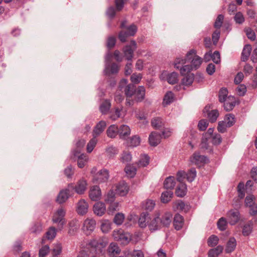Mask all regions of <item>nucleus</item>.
I'll list each match as a JSON object with an SVG mask.
<instances>
[{
	"label": "nucleus",
	"mask_w": 257,
	"mask_h": 257,
	"mask_svg": "<svg viewBox=\"0 0 257 257\" xmlns=\"http://www.w3.org/2000/svg\"><path fill=\"white\" fill-rule=\"evenodd\" d=\"M101 191L98 186L91 187L89 191V197L92 201H97L101 198Z\"/></svg>",
	"instance_id": "ddd939ff"
},
{
	"label": "nucleus",
	"mask_w": 257,
	"mask_h": 257,
	"mask_svg": "<svg viewBox=\"0 0 257 257\" xmlns=\"http://www.w3.org/2000/svg\"><path fill=\"white\" fill-rule=\"evenodd\" d=\"M187 192V186L186 185L181 182L177 186L175 194L178 197H182L184 196Z\"/></svg>",
	"instance_id": "c85d7f7f"
},
{
	"label": "nucleus",
	"mask_w": 257,
	"mask_h": 257,
	"mask_svg": "<svg viewBox=\"0 0 257 257\" xmlns=\"http://www.w3.org/2000/svg\"><path fill=\"white\" fill-rule=\"evenodd\" d=\"M113 236L115 240L123 245L127 244L131 240V234L121 229L114 230L113 232Z\"/></svg>",
	"instance_id": "f257e3e1"
},
{
	"label": "nucleus",
	"mask_w": 257,
	"mask_h": 257,
	"mask_svg": "<svg viewBox=\"0 0 257 257\" xmlns=\"http://www.w3.org/2000/svg\"><path fill=\"white\" fill-rule=\"evenodd\" d=\"M190 161L196 165H200L205 163L207 161V158L205 156L200 155L198 153H195L191 157Z\"/></svg>",
	"instance_id": "f3484780"
},
{
	"label": "nucleus",
	"mask_w": 257,
	"mask_h": 257,
	"mask_svg": "<svg viewBox=\"0 0 257 257\" xmlns=\"http://www.w3.org/2000/svg\"><path fill=\"white\" fill-rule=\"evenodd\" d=\"M152 126L156 128H159L163 125L162 119L160 117H154L151 121Z\"/></svg>",
	"instance_id": "49530a36"
},
{
	"label": "nucleus",
	"mask_w": 257,
	"mask_h": 257,
	"mask_svg": "<svg viewBox=\"0 0 257 257\" xmlns=\"http://www.w3.org/2000/svg\"><path fill=\"white\" fill-rule=\"evenodd\" d=\"M186 179L188 181L192 182L196 177V171L195 168L190 169L187 173H186Z\"/></svg>",
	"instance_id": "de8ad7c7"
},
{
	"label": "nucleus",
	"mask_w": 257,
	"mask_h": 257,
	"mask_svg": "<svg viewBox=\"0 0 257 257\" xmlns=\"http://www.w3.org/2000/svg\"><path fill=\"white\" fill-rule=\"evenodd\" d=\"M73 184H69L67 188L61 190L57 196V202L59 204L65 202L70 196V191L73 190Z\"/></svg>",
	"instance_id": "423d86ee"
},
{
	"label": "nucleus",
	"mask_w": 257,
	"mask_h": 257,
	"mask_svg": "<svg viewBox=\"0 0 257 257\" xmlns=\"http://www.w3.org/2000/svg\"><path fill=\"white\" fill-rule=\"evenodd\" d=\"M253 221L249 220L242 227V233L244 236H248L252 231Z\"/></svg>",
	"instance_id": "cd10ccee"
},
{
	"label": "nucleus",
	"mask_w": 257,
	"mask_h": 257,
	"mask_svg": "<svg viewBox=\"0 0 257 257\" xmlns=\"http://www.w3.org/2000/svg\"><path fill=\"white\" fill-rule=\"evenodd\" d=\"M161 135L157 132H152L149 136V141L151 146L155 147L161 142Z\"/></svg>",
	"instance_id": "a211bd4d"
},
{
	"label": "nucleus",
	"mask_w": 257,
	"mask_h": 257,
	"mask_svg": "<svg viewBox=\"0 0 257 257\" xmlns=\"http://www.w3.org/2000/svg\"><path fill=\"white\" fill-rule=\"evenodd\" d=\"M88 210V204L87 202L83 199H80L77 203L76 206V211L81 215H84L87 213Z\"/></svg>",
	"instance_id": "f8f14e48"
},
{
	"label": "nucleus",
	"mask_w": 257,
	"mask_h": 257,
	"mask_svg": "<svg viewBox=\"0 0 257 257\" xmlns=\"http://www.w3.org/2000/svg\"><path fill=\"white\" fill-rule=\"evenodd\" d=\"M184 224V219L181 215L179 214H176L174 218L173 224L175 228L179 230H180L183 226Z\"/></svg>",
	"instance_id": "bb28decb"
},
{
	"label": "nucleus",
	"mask_w": 257,
	"mask_h": 257,
	"mask_svg": "<svg viewBox=\"0 0 257 257\" xmlns=\"http://www.w3.org/2000/svg\"><path fill=\"white\" fill-rule=\"evenodd\" d=\"M159 220L162 226L168 227L172 222V214L166 212L159 216Z\"/></svg>",
	"instance_id": "2eb2a0df"
},
{
	"label": "nucleus",
	"mask_w": 257,
	"mask_h": 257,
	"mask_svg": "<svg viewBox=\"0 0 257 257\" xmlns=\"http://www.w3.org/2000/svg\"><path fill=\"white\" fill-rule=\"evenodd\" d=\"M174 100V94L171 91H168L164 96L163 104L164 106L172 103Z\"/></svg>",
	"instance_id": "a19ab883"
},
{
	"label": "nucleus",
	"mask_w": 257,
	"mask_h": 257,
	"mask_svg": "<svg viewBox=\"0 0 257 257\" xmlns=\"http://www.w3.org/2000/svg\"><path fill=\"white\" fill-rule=\"evenodd\" d=\"M106 134L108 137L114 138L117 134L119 135V128L115 124L111 125L108 127Z\"/></svg>",
	"instance_id": "c756f323"
},
{
	"label": "nucleus",
	"mask_w": 257,
	"mask_h": 257,
	"mask_svg": "<svg viewBox=\"0 0 257 257\" xmlns=\"http://www.w3.org/2000/svg\"><path fill=\"white\" fill-rule=\"evenodd\" d=\"M226 217L228 223L231 225H234L239 221L240 214L237 209H231L227 212Z\"/></svg>",
	"instance_id": "0eeeda50"
},
{
	"label": "nucleus",
	"mask_w": 257,
	"mask_h": 257,
	"mask_svg": "<svg viewBox=\"0 0 257 257\" xmlns=\"http://www.w3.org/2000/svg\"><path fill=\"white\" fill-rule=\"evenodd\" d=\"M126 174L131 178L133 177L136 174L137 169L135 166L131 165H127L125 169Z\"/></svg>",
	"instance_id": "79ce46f5"
},
{
	"label": "nucleus",
	"mask_w": 257,
	"mask_h": 257,
	"mask_svg": "<svg viewBox=\"0 0 257 257\" xmlns=\"http://www.w3.org/2000/svg\"><path fill=\"white\" fill-rule=\"evenodd\" d=\"M155 206V202L151 199H148L144 204V208L149 211H152Z\"/></svg>",
	"instance_id": "4d7b16f0"
},
{
	"label": "nucleus",
	"mask_w": 257,
	"mask_h": 257,
	"mask_svg": "<svg viewBox=\"0 0 257 257\" xmlns=\"http://www.w3.org/2000/svg\"><path fill=\"white\" fill-rule=\"evenodd\" d=\"M140 143V138L137 135L133 136L127 142L129 146L133 147L139 146Z\"/></svg>",
	"instance_id": "c03bdc74"
},
{
	"label": "nucleus",
	"mask_w": 257,
	"mask_h": 257,
	"mask_svg": "<svg viewBox=\"0 0 257 257\" xmlns=\"http://www.w3.org/2000/svg\"><path fill=\"white\" fill-rule=\"evenodd\" d=\"M210 106H206L203 110V113L205 116L208 117L209 120L211 122L216 121L217 117L219 116V112L217 109H213L210 110Z\"/></svg>",
	"instance_id": "1a4fd4ad"
},
{
	"label": "nucleus",
	"mask_w": 257,
	"mask_h": 257,
	"mask_svg": "<svg viewBox=\"0 0 257 257\" xmlns=\"http://www.w3.org/2000/svg\"><path fill=\"white\" fill-rule=\"evenodd\" d=\"M131 134V129L126 125H121L119 127V136L120 139H125Z\"/></svg>",
	"instance_id": "393cba45"
},
{
	"label": "nucleus",
	"mask_w": 257,
	"mask_h": 257,
	"mask_svg": "<svg viewBox=\"0 0 257 257\" xmlns=\"http://www.w3.org/2000/svg\"><path fill=\"white\" fill-rule=\"evenodd\" d=\"M93 211L97 215L102 216L106 211V207L104 203L101 202L96 203L93 206Z\"/></svg>",
	"instance_id": "412c9836"
},
{
	"label": "nucleus",
	"mask_w": 257,
	"mask_h": 257,
	"mask_svg": "<svg viewBox=\"0 0 257 257\" xmlns=\"http://www.w3.org/2000/svg\"><path fill=\"white\" fill-rule=\"evenodd\" d=\"M126 30L125 31L127 32L128 35L130 36H134L137 31V27L134 24L126 27Z\"/></svg>",
	"instance_id": "774afa93"
},
{
	"label": "nucleus",
	"mask_w": 257,
	"mask_h": 257,
	"mask_svg": "<svg viewBox=\"0 0 257 257\" xmlns=\"http://www.w3.org/2000/svg\"><path fill=\"white\" fill-rule=\"evenodd\" d=\"M173 193L171 190H167L163 192L161 195V201L163 203H167L172 198Z\"/></svg>",
	"instance_id": "58836bf2"
},
{
	"label": "nucleus",
	"mask_w": 257,
	"mask_h": 257,
	"mask_svg": "<svg viewBox=\"0 0 257 257\" xmlns=\"http://www.w3.org/2000/svg\"><path fill=\"white\" fill-rule=\"evenodd\" d=\"M95 225L94 219L87 218L84 220L82 229L86 235H89L94 230Z\"/></svg>",
	"instance_id": "9d476101"
},
{
	"label": "nucleus",
	"mask_w": 257,
	"mask_h": 257,
	"mask_svg": "<svg viewBox=\"0 0 257 257\" xmlns=\"http://www.w3.org/2000/svg\"><path fill=\"white\" fill-rule=\"evenodd\" d=\"M111 223L108 220H104L101 225V229L104 233L108 232L111 229Z\"/></svg>",
	"instance_id": "13d9d810"
},
{
	"label": "nucleus",
	"mask_w": 257,
	"mask_h": 257,
	"mask_svg": "<svg viewBox=\"0 0 257 257\" xmlns=\"http://www.w3.org/2000/svg\"><path fill=\"white\" fill-rule=\"evenodd\" d=\"M127 83L126 79H122L119 83V89L120 91H124L127 97H130L135 93L136 87L133 84L127 85Z\"/></svg>",
	"instance_id": "20e7f679"
},
{
	"label": "nucleus",
	"mask_w": 257,
	"mask_h": 257,
	"mask_svg": "<svg viewBox=\"0 0 257 257\" xmlns=\"http://www.w3.org/2000/svg\"><path fill=\"white\" fill-rule=\"evenodd\" d=\"M149 229L152 231H155L160 229L162 227L159 220V216L154 217L151 219L150 222L148 223Z\"/></svg>",
	"instance_id": "b1692460"
},
{
	"label": "nucleus",
	"mask_w": 257,
	"mask_h": 257,
	"mask_svg": "<svg viewBox=\"0 0 257 257\" xmlns=\"http://www.w3.org/2000/svg\"><path fill=\"white\" fill-rule=\"evenodd\" d=\"M227 222L226 219L224 217H221L217 221V227L219 230L223 231L226 229Z\"/></svg>",
	"instance_id": "603ef678"
},
{
	"label": "nucleus",
	"mask_w": 257,
	"mask_h": 257,
	"mask_svg": "<svg viewBox=\"0 0 257 257\" xmlns=\"http://www.w3.org/2000/svg\"><path fill=\"white\" fill-rule=\"evenodd\" d=\"M120 250L115 243H111L108 247V252L112 257L119 253Z\"/></svg>",
	"instance_id": "2f4dec72"
},
{
	"label": "nucleus",
	"mask_w": 257,
	"mask_h": 257,
	"mask_svg": "<svg viewBox=\"0 0 257 257\" xmlns=\"http://www.w3.org/2000/svg\"><path fill=\"white\" fill-rule=\"evenodd\" d=\"M109 206L108 208V213L109 214L119 209V203L117 202H113L109 203Z\"/></svg>",
	"instance_id": "052dcab7"
},
{
	"label": "nucleus",
	"mask_w": 257,
	"mask_h": 257,
	"mask_svg": "<svg viewBox=\"0 0 257 257\" xmlns=\"http://www.w3.org/2000/svg\"><path fill=\"white\" fill-rule=\"evenodd\" d=\"M149 157L145 155L142 156L141 158L139 161L138 165L140 167H145L149 164Z\"/></svg>",
	"instance_id": "e2e57ef3"
},
{
	"label": "nucleus",
	"mask_w": 257,
	"mask_h": 257,
	"mask_svg": "<svg viewBox=\"0 0 257 257\" xmlns=\"http://www.w3.org/2000/svg\"><path fill=\"white\" fill-rule=\"evenodd\" d=\"M135 92V98L137 101H142L144 99L145 89L143 86H139Z\"/></svg>",
	"instance_id": "473e14b6"
},
{
	"label": "nucleus",
	"mask_w": 257,
	"mask_h": 257,
	"mask_svg": "<svg viewBox=\"0 0 257 257\" xmlns=\"http://www.w3.org/2000/svg\"><path fill=\"white\" fill-rule=\"evenodd\" d=\"M119 66L115 63H113L111 65L105 64L104 72L106 75L114 74L118 72Z\"/></svg>",
	"instance_id": "4be33fe9"
},
{
	"label": "nucleus",
	"mask_w": 257,
	"mask_h": 257,
	"mask_svg": "<svg viewBox=\"0 0 257 257\" xmlns=\"http://www.w3.org/2000/svg\"><path fill=\"white\" fill-rule=\"evenodd\" d=\"M186 58L188 61H191L190 65L193 69H198L202 62V58L196 55V51L192 49L186 54Z\"/></svg>",
	"instance_id": "f03ea898"
},
{
	"label": "nucleus",
	"mask_w": 257,
	"mask_h": 257,
	"mask_svg": "<svg viewBox=\"0 0 257 257\" xmlns=\"http://www.w3.org/2000/svg\"><path fill=\"white\" fill-rule=\"evenodd\" d=\"M224 108L226 111L231 110L235 105V98L234 96H229L224 102Z\"/></svg>",
	"instance_id": "a878e982"
},
{
	"label": "nucleus",
	"mask_w": 257,
	"mask_h": 257,
	"mask_svg": "<svg viewBox=\"0 0 257 257\" xmlns=\"http://www.w3.org/2000/svg\"><path fill=\"white\" fill-rule=\"evenodd\" d=\"M97 142L96 137H93L87 145V151L88 153H91L94 147H95Z\"/></svg>",
	"instance_id": "5fc2aeb1"
},
{
	"label": "nucleus",
	"mask_w": 257,
	"mask_h": 257,
	"mask_svg": "<svg viewBox=\"0 0 257 257\" xmlns=\"http://www.w3.org/2000/svg\"><path fill=\"white\" fill-rule=\"evenodd\" d=\"M66 214L65 210L62 208H59L54 213L52 217V221L54 223H58L59 224V229L61 230L63 228L64 224L66 223V220L64 216Z\"/></svg>",
	"instance_id": "7ed1b4c3"
},
{
	"label": "nucleus",
	"mask_w": 257,
	"mask_h": 257,
	"mask_svg": "<svg viewBox=\"0 0 257 257\" xmlns=\"http://www.w3.org/2000/svg\"><path fill=\"white\" fill-rule=\"evenodd\" d=\"M219 241L218 237L215 235H211L208 239L207 243L209 246L213 247L216 245Z\"/></svg>",
	"instance_id": "6e6d98bb"
},
{
	"label": "nucleus",
	"mask_w": 257,
	"mask_h": 257,
	"mask_svg": "<svg viewBox=\"0 0 257 257\" xmlns=\"http://www.w3.org/2000/svg\"><path fill=\"white\" fill-rule=\"evenodd\" d=\"M87 182L84 180H80L77 182L73 189L78 194H83L86 189Z\"/></svg>",
	"instance_id": "aec40b11"
},
{
	"label": "nucleus",
	"mask_w": 257,
	"mask_h": 257,
	"mask_svg": "<svg viewBox=\"0 0 257 257\" xmlns=\"http://www.w3.org/2000/svg\"><path fill=\"white\" fill-rule=\"evenodd\" d=\"M79 154L80 151L79 150H75L73 152L74 157L77 158L78 166L80 168H82L87 162L88 157L86 154H82L79 155Z\"/></svg>",
	"instance_id": "4468645a"
},
{
	"label": "nucleus",
	"mask_w": 257,
	"mask_h": 257,
	"mask_svg": "<svg viewBox=\"0 0 257 257\" xmlns=\"http://www.w3.org/2000/svg\"><path fill=\"white\" fill-rule=\"evenodd\" d=\"M50 248L48 245L42 246L39 250V256L45 257L49 252Z\"/></svg>",
	"instance_id": "0e129e2a"
},
{
	"label": "nucleus",
	"mask_w": 257,
	"mask_h": 257,
	"mask_svg": "<svg viewBox=\"0 0 257 257\" xmlns=\"http://www.w3.org/2000/svg\"><path fill=\"white\" fill-rule=\"evenodd\" d=\"M122 110V107H115L114 110H111L110 112V118L113 120H115L119 117H121V112Z\"/></svg>",
	"instance_id": "e433bc0d"
},
{
	"label": "nucleus",
	"mask_w": 257,
	"mask_h": 257,
	"mask_svg": "<svg viewBox=\"0 0 257 257\" xmlns=\"http://www.w3.org/2000/svg\"><path fill=\"white\" fill-rule=\"evenodd\" d=\"M68 234L70 236H74L78 231L80 225L78 220L73 219L69 221L68 224Z\"/></svg>",
	"instance_id": "9b49d317"
},
{
	"label": "nucleus",
	"mask_w": 257,
	"mask_h": 257,
	"mask_svg": "<svg viewBox=\"0 0 257 257\" xmlns=\"http://www.w3.org/2000/svg\"><path fill=\"white\" fill-rule=\"evenodd\" d=\"M236 246V241L234 237H230L227 242L225 251L230 253L233 251Z\"/></svg>",
	"instance_id": "f704fd0d"
},
{
	"label": "nucleus",
	"mask_w": 257,
	"mask_h": 257,
	"mask_svg": "<svg viewBox=\"0 0 257 257\" xmlns=\"http://www.w3.org/2000/svg\"><path fill=\"white\" fill-rule=\"evenodd\" d=\"M57 233V229L53 226L50 227L46 233V236L48 239H54Z\"/></svg>",
	"instance_id": "3c124183"
},
{
	"label": "nucleus",
	"mask_w": 257,
	"mask_h": 257,
	"mask_svg": "<svg viewBox=\"0 0 257 257\" xmlns=\"http://www.w3.org/2000/svg\"><path fill=\"white\" fill-rule=\"evenodd\" d=\"M106 126V123L105 121H100L96 124L93 130V137L97 138L98 136H99L104 131Z\"/></svg>",
	"instance_id": "dca6fc26"
},
{
	"label": "nucleus",
	"mask_w": 257,
	"mask_h": 257,
	"mask_svg": "<svg viewBox=\"0 0 257 257\" xmlns=\"http://www.w3.org/2000/svg\"><path fill=\"white\" fill-rule=\"evenodd\" d=\"M115 191L120 196H125L128 193V187L125 182H121L116 186Z\"/></svg>",
	"instance_id": "6ab92c4d"
},
{
	"label": "nucleus",
	"mask_w": 257,
	"mask_h": 257,
	"mask_svg": "<svg viewBox=\"0 0 257 257\" xmlns=\"http://www.w3.org/2000/svg\"><path fill=\"white\" fill-rule=\"evenodd\" d=\"M187 61H188V60L186 57L184 59L181 57L176 58L174 61V67L176 69H179L180 68L182 67Z\"/></svg>",
	"instance_id": "09e8293b"
},
{
	"label": "nucleus",
	"mask_w": 257,
	"mask_h": 257,
	"mask_svg": "<svg viewBox=\"0 0 257 257\" xmlns=\"http://www.w3.org/2000/svg\"><path fill=\"white\" fill-rule=\"evenodd\" d=\"M167 80L168 82L171 84H174L178 81V74L175 72H172L168 75Z\"/></svg>",
	"instance_id": "8fccbe9b"
},
{
	"label": "nucleus",
	"mask_w": 257,
	"mask_h": 257,
	"mask_svg": "<svg viewBox=\"0 0 257 257\" xmlns=\"http://www.w3.org/2000/svg\"><path fill=\"white\" fill-rule=\"evenodd\" d=\"M180 73L182 75H187L189 72H190L193 69L190 65H184L181 68H180Z\"/></svg>",
	"instance_id": "680f3d73"
},
{
	"label": "nucleus",
	"mask_w": 257,
	"mask_h": 257,
	"mask_svg": "<svg viewBox=\"0 0 257 257\" xmlns=\"http://www.w3.org/2000/svg\"><path fill=\"white\" fill-rule=\"evenodd\" d=\"M149 219L150 217L148 213L143 212L141 213L139 219V226L142 228L145 227L147 224L149 223Z\"/></svg>",
	"instance_id": "7c9ffc66"
},
{
	"label": "nucleus",
	"mask_w": 257,
	"mask_h": 257,
	"mask_svg": "<svg viewBox=\"0 0 257 257\" xmlns=\"http://www.w3.org/2000/svg\"><path fill=\"white\" fill-rule=\"evenodd\" d=\"M124 219V214L121 213H118L115 215L113 218V221L117 225H120L122 223Z\"/></svg>",
	"instance_id": "bf43d9fd"
},
{
	"label": "nucleus",
	"mask_w": 257,
	"mask_h": 257,
	"mask_svg": "<svg viewBox=\"0 0 257 257\" xmlns=\"http://www.w3.org/2000/svg\"><path fill=\"white\" fill-rule=\"evenodd\" d=\"M225 121L227 123V126L230 127L235 122L234 116L231 114H227L225 117Z\"/></svg>",
	"instance_id": "69168bd1"
},
{
	"label": "nucleus",
	"mask_w": 257,
	"mask_h": 257,
	"mask_svg": "<svg viewBox=\"0 0 257 257\" xmlns=\"http://www.w3.org/2000/svg\"><path fill=\"white\" fill-rule=\"evenodd\" d=\"M111 103L109 100L106 99L99 106V110L103 114H106L110 110Z\"/></svg>",
	"instance_id": "72a5a7b5"
},
{
	"label": "nucleus",
	"mask_w": 257,
	"mask_h": 257,
	"mask_svg": "<svg viewBox=\"0 0 257 257\" xmlns=\"http://www.w3.org/2000/svg\"><path fill=\"white\" fill-rule=\"evenodd\" d=\"M175 185V181L173 177L167 178L164 183V187L167 189H173Z\"/></svg>",
	"instance_id": "ea45409f"
},
{
	"label": "nucleus",
	"mask_w": 257,
	"mask_h": 257,
	"mask_svg": "<svg viewBox=\"0 0 257 257\" xmlns=\"http://www.w3.org/2000/svg\"><path fill=\"white\" fill-rule=\"evenodd\" d=\"M137 48V43L134 40H132L130 45L125 46L123 49V53L126 59L130 61L133 57L134 52Z\"/></svg>",
	"instance_id": "6e6552de"
},
{
	"label": "nucleus",
	"mask_w": 257,
	"mask_h": 257,
	"mask_svg": "<svg viewBox=\"0 0 257 257\" xmlns=\"http://www.w3.org/2000/svg\"><path fill=\"white\" fill-rule=\"evenodd\" d=\"M109 178V173L105 169L100 170L96 175L95 179L99 182H104Z\"/></svg>",
	"instance_id": "5701e85b"
},
{
	"label": "nucleus",
	"mask_w": 257,
	"mask_h": 257,
	"mask_svg": "<svg viewBox=\"0 0 257 257\" xmlns=\"http://www.w3.org/2000/svg\"><path fill=\"white\" fill-rule=\"evenodd\" d=\"M223 247L218 245L216 247L210 249L208 251L209 257H217L223 250Z\"/></svg>",
	"instance_id": "4c0bfd02"
},
{
	"label": "nucleus",
	"mask_w": 257,
	"mask_h": 257,
	"mask_svg": "<svg viewBox=\"0 0 257 257\" xmlns=\"http://www.w3.org/2000/svg\"><path fill=\"white\" fill-rule=\"evenodd\" d=\"M42 230V225L38 223L34 224L30 229L31 232L36 234L40 233Z\"/></svg>",
	"instance_id": "338daca9"
},
{
	"label": "nucleus",
	"mask_w": 257,
	"mask_h": 257,
	"mask_svg": "<svg viewBox=\"0 0 257 257\" xmlns=\"http://www.w3.org/2000/svg\"><path fill=\"white\" fill-rule=\"evenodd\" d=\"M251 51V47L250 45H246L243 48L241 53V60L246 61L248 59Z\"/></svg>",
	"instance_id": "c9c22d12"
},
{
	"label": "nucleus",
	"mask_w": 257,
	"mask_h": 257,
	"mask_svg": "<svg viewBox=\"0 0 257 257\" xmlns=\"http://www.w3.org/2000/svg\"><path fill=\"white\" fill-rule=\"evenodd\" d=\"M106 244V241L100 237L93 238L89 243V245L95 249L96 253H101Z\"/></svg>",
	"instance_id": "39448f33"
},
{
	"label": "nucleus",
	"mask_w": 257,
	"mask_h": 257,
	"mask_svg": "<svg viewBox=\"0 0 257 257\" xmlns=\"http://www.w3.org/2000/svg\"><path fill=\"white\" fill-rule=\"evenodd\" d=\"M194 79V76L193 74H188L185 75L182 79V82L184 85H189L192 83Z\"/></svg>",
	"instance_id": "a18cd8bd"
},
{
	"label": "nucleus",
	"mask_w": 257,
	"mask_h": 257,
	"mask_svg": "<svg viewBox=\"0 0 257 257\" xmlns=\"http://www.w3.org/2000/svg\"><path fill=\"white\" fill-rule=\"evenodd\" d=\"M173 207L175 210L183 211L185 210V204L181 200H178L174 203Z\"/></svg>",
	"instance_id": "864d4df0"
},
{
	"label": "nucleus",
	"mask_w": 257,
	"mask_h": 257,
	"mask_svg": "<svg viewBox=\"0 0 257 257\" xmlns=\"http://www.w3.org/2000/svg\"><path fill=\"white\" fill-rule=\"evenodd\" d=\"M228 91L226 88H222L219 91L218 98L220 102H224L227 98Z\"/></svg>",
	"instance_id": "37998d69"
}]
</instances>
